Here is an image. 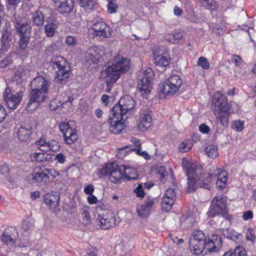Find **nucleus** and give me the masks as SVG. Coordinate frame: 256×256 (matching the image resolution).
<instances>
[{
	"label": "nucleus",
	"instance_id": "nucleus-1",
	"mask_svg": "<svg viewBox=\"0 0 256 256\" xmlns=\"http://www.w3.org/2000/svg\"><path fill=\"white\" fill-rule=\"evenodd\" d=\"M222 240L220 236L213 234L206 241L205 236L201 230L194 232L190 239V248L196 254H201L204 250L208 252H216L222 246Z\"/></svg>",
	"mask_w": 256,
	"mask_h": 256
},
{
	"label": "nucleus",
	"instance_id": "nucleus-2",
	"mask_svg": "<svg viewBox=\"0 0 256 256\" xmlns=\"http://www.w3.org/2000/svg\"><path fill=\"white\" fill-rule=\"evenodd\" d=\"M212 108L216 122L222 126H226L228 124L230 110L227 98L220 92H216L213 96Z\"/></svg>",
	"mask_w": 256,
	"mask_h": 256
},
{
	"label": "nucleus",
	"instance_id": "nucleus-3",
	"mask_svg": "<svg viewBox=\"0 0 256 256\" xmlns=\"http://www.w3.org/2000/svg\"><path fill=\"white\" fill-rule=\"evenodd\" d=\"M130 68V60L124 56L118 54L108 64V66L101 72L105 76H109L114 80H118L120 76Z\"/></svg>",
	"mask_w": 256,
	"mask_h": 256
},
{
	"label": "nucleus",
	"instance_id": "nucleus-4",
	"mask_svg": "<svg viewBox=\"0 0 256 256\" xmlns=\"http://www.w3.org/2000/svg\"><path fill=\"white\" fill-rule=\"evenodd\" d=\"M52 66L56 70L55 80L62 83L69 77L70 66L67 60L60 56H54L52 59Z\"/></svg>",
	"mask_w": 256,
	"mask_h": 256
},
{
	"label": "nucleus",
	"instance_id": "nucleus-5",
	"mask_svg": "<svg viewBox=\"0 0 256 256\" xmlns=\"http://www.w3.org/2000/svg\"><path fill=\"white\" fill-rule=\"evenodd\" d=\"M154 74L150 68L140 71L138 74V88L144 98H147L152 89V81Z\"/></svg>",
	"mask_w": 256,
	"mask_h": 256
},
{
	"label": "nucleus",
	"instance_id": "nucleus-6",
	"mask_svg": "<svg viewBox=\"0 0 256 256\" xmlns=\"http://www.w3.org/2000/svg\"><path fill=\"white\" fill-rule=\"evenodd\" d=\"M182 84L180 76L172 75L160 84V92L165 95L174 94L178 90Z\"/></svg>",
	"mask_w": 256,
	"mask_h": 256
},
{
	"label": "nucleus",
	"instance_id": "nucleus-7",
	"mask_svg": "<svg viewBox=\"0 0 256 256\" xmlns=\"http://www.w3.org/2000/svg\"><path fill=\"white\" fill-rule=\"evenodd\" d=\"M226 202L227 199L224 195L216 196L212 202L207 214L211 217L219 214L224 216L228 212Z\"/></svg>",
	"mask_w": 256,
	"mask_h": 256
},
{
	"label": "nucleus",
	"instance_id": "nucleus-8",
	"mask_svg": "<svg viewBox=\"0 0 256 256\" xmlns=\"http://www.w3.org/2000/svg\"><path fill=\"white\" fill-rule=\"evenodd\" d=\"M73 122H61L59 124L60 132L64 136V142L68 144H72L78 138L76 130L72 126Z\"/></svg>",
	"mask_w": 256,
	"mask_h": 256
},
{
	"label": "nucleus",
	"instance_id": "nucleus-9",
	"mask_svg": "<svg viewBox=\"0 0 256 256\" xmlns=\"http://www.w3.org/2000/svg\"><path fill=\"white\" fill-rule=\"evenodd\" d=\"M135 106V102L133 98L128 96H124L119 100L118 104L112 108L116 114L124 116L129 111L133 110Z\"/></svg>",
	"mask_w": 256,
	"mask_h": 256
},
{
	"label": "nucleus",
	"instance_id": "nucleus-10",
	"mask_svg": "<svg viewBox=\"0 0 256 256\" xmlns=\"http://www.w3.org/2000/svg\"><path fill=\"white\" fill-rule=\"evenodd\" d=\"M32 88L30 94V100L26 106L27 111H32L35 110L40 102L44 100L46 94L48 93L38 90Z\"/></svg>",
	"mask_w": 256,
	"mask_h": 256
},
{
	"label": "nucleus",
	"instance_id": "nucleus-11",
	"mask_svg": "<svg viewBox=\"0 0 256 256\" xmlns=\"http://www.w3.org/2000/svg\"><path fill=\"white\" fill-rule=\"evenodd\" d=\"M11 90L9 88L6 89L4 96L8 107L10 109L16 108L22 100L23 96V92L20 90L15 94H11Z\"/></svg>",
	"mask_w": 256,
	"mask_h": 256
},
{
	"label": "nucleus",
	"instance_id": "nucleus-12",
	"mask_svg": "<svg viewBox=\"0 0 256 256\" xmlns=\"http://www.w3.org/2000/svg\"><path fill=\"white\" fill-rule=\"evenodd\" d=\"M112 110V117L108 120L109 130L114 134H120L125 128L124 116H118Z\"/></svg>",
	"mask_w": 256,
	"mask_h": 256
},
{
	"label": "nucleus",
	"instance_id": "nucleus-13",
	"mask_svg": "<svg viewBox=\"0 0 256 256\" xmlns=\"http://www.w3.org/2000/svg\"><path fill=\"white\" fill-rule=\"evenodd\" d=\"M14 22L16 32L19 35H30L31 26L26 17L15 16Z\"/></svg>",
	"mask_w": 256,
	"mask_h": 256
},
{
	"label": "nucleus",
	"instance_id": "nucleus-14",
	"mask_svg": "<svg viewBox=\"0 0 256 256\" xmlns=\"http://www.w3.org/2000/svg\"><path fill=\"white\" fill-rule=\"evenodd\" d=\"M92 30L94 36L102 38H109L112 33V30L110 27L103 21H98L94 23Z\"/></svg>",
	"mask_w": 256,
	"mask_h": 256
},
{
	"label": "nucleus",
	"instance_id": "nucleus-15",
	"mask_svg": "<svg viewBox=\"0 0 256 256\" xmlns=\"http://www.w3.org/2000/svg\"><path fill=\"white\" fill-rule=\"evenodd\" d=\"M154 64L161 67H166L170 62V58L168 54L164 50L157 48L154 51Z\"/></svg>",
	"mask_w": 256,
	"mask_h": 256
},
{
	"label": "nucleus",
	"instance_id": "nucleus-16",
	"mask_svg": "<svg viewBox=\"0 0 256 256\" xmlns=\"http://www.w3.org/2000/svg\"><path fill=\"white\" fill-rule=\"evenodd\" d=\"M156 202V200L154 198L148 197L144 204L137 206L136 212L138 216L142 218L148 216Z\"/></svg>",
	"mask_w": 256,
	"mask_h": 256
},
{
	"label": "nucleus",
	"instance_id": "nucleus-17",
	"mask_svg": "<svg viewBox=\"0 0 256 256\" xmlns=\"http://www.w3.org/2000/svg\"><path fill=\"white\" fill-rule=\"evenodd\" d=\"M152 120V112L148 109L142 110L140 114L138 128L142 132L146 130L150 126Z\"/></svg>",
	"mask_w": 256,
	"mask_h": 256
},
{
	"label": "nucleus",
	"instance_id": "nucleus-18",
	"mask_svg": "<svg viewBox=\"0 0 256 256\" xmlns=\"http://www.w3.org/2000/svg\"><path fill=\"white\" fill-rule=\"evenodd\" d=\"M114 167L111 170L109 178L111 182L117 184L124 178L123 170L124 169V165H118L116 162H113Z\"/></svg>",
	"mask_w": 256,
	"mask_h": 256
},
{
	"label": "nucleus",
	"instance_id": "nucleus-19",
	"mask_svg": "<svg viewBox=\"0 0 256 256\" xmlns=\"http://www.w3.org/2000/svg\"><path fill=\"white\" fill-rule=\"evenodd\" d=\"M99 226L102 229L108 230L116 224V220L112 213L106 215H98Z\"/></svg>",
	"mask_w": 256,
	"mask_h": 256
},
{
	"label": "nucleus",
	"instance_id": "nucleus-20",
	"mask_svg": "<svg viewBox=\"0 0 256 256\" xmlns=\"http://www.w3.org/2000/svg\"><path fill=\"white\" fill-rule=\"evenodd\" d=\"M57 10L60 14L68 13L74 8V0H52Z\"/></svg>",
	"mask_w": 256,
	"mask_h": 256
},
{
	"label": "nucleus",
	"instance_id": "nucleus-21",
	"mask_svg": "<svg viewBox=\"0 0 256 256\" xmlns=\"http://www.w3.org/2000/svg\"><path fill=\"white\" fill-rule=\"evenodd\" d=\"M18 235L16 230L12 227L6 228L0 238L2 242L8 245H14Z\"/></svg>",
	"mask_w": 256,
	"mask_h": 256
},
{
	"label": "nucleus",
	"instance_id": "nucleus-22",
	"mask_svg": "<svg viewBox=\"0 0 256 256\" xmlns=\"http://www.w3.org/2000/svg\"><path fill=\"white\" fill-rule=\"evenodd\" d=\"M50 84V81L48 79L39 76L36 77L31 82V86L32 88L48 92Z\"/></svg>",
	"mask_w": 256,
	"mask_h": 256
},
{
	"label": "nucleus",
	"instance_id": "nucleus-23",
	"mask_svg": "<svg viewBox=\"0 0 256 256\" xmlns=\"http://www.w3.org/2000/svg\"><path fill=\"white\" fill-rule=\"evenodd\" d=\"M32 180L34 182H47L50 180L48 176L46 175L45 169L40 166H36L32 174Z\"/></svg>",
	"mask_w": 256,
	"mask_h": 256
},
{
	"label": "nucleus",
	"instance_id": "nucleus-24",
	"mask_svg": "<svg viewBox=\"0 0 256 256\" xmlns=\"http://www.w3.org/2000/svg\"><path fill=\"white\" fill-rule=\"evenodd\" d=\"M214 178L217 176L218 180L216 185L218 189H223L226 186L228 181V174L226 170H222L220 169L216 168L214 170Z\"/></svg>",
	"mask_w": 256,
	"mask_h": 256
},
{
	"label": "nucleus",
	"instance_id": "nucleus-25",
	"mask_svg": "<svg viewBox=\"0 0 256 256\" xmlns=\"http://www.w3.org/2000/svg\"><path fill=\"white\" fill-rule=\"evenodd\" d=\"M45 204L50 210L54 211L58 206L60 197L58 194H46L44 196Z\"/></svg>",
	"mask_w": 256,
	"mask_h": 256
},
{
	"label": "nucleus",
	"instance_id": "nucleus-26",
	"mask_svg": "<svg viewBox=\"0 0 256 256\" xmlns=\"http://www.w3.org/2000/svg\"><path fill=\"white\" fill-rule=\"evenodd\" d=\"M214 178V173H204L200 175L198 178V184L202 188H209L210 184Z\"/></svg>",
	"mask_w": 256,
	"mask_h": 256
},
{
	"label": "nucleus",
	"instance_id": "nucleus-27",
	"mask_svg": "<svg viewBox=\"0 0 256 256\" xmlns=\"http://www.w3.org/2000/svg\"><path fill=\"white\" fill-rule=\"evenodd\" d=\"M44 152H32L30 155V158L32 162H41L49 161L50 159V156L46 154Z\"/></svg>",
	"mask_w": 256,
	"mask_h": 256
},
{
	"label": "nucleus",
	"instance_id": "nucleus-28",
	"mask_svg": "<svg viewBox=\"0 0 256 256\" xmlns=\"http://www.w3.org/2000/svg\"><path fill=\"white\" fill-rule=\"evenodd\" d=\"M182 164L187 176L190 177V174L196 172V165L194 164L190 163L186 158H182Z\"/></svg>",
	"mask_w": 256,
	"mask_h": 256
},
{
	"label": "nucleus",
	"instance_id": "nucleus-29",
	"mask_svg": "<svg viewBox=\"0 0 256 256\" xmlns=\"http://www.w3.org/2000/svg\"><path fill=\"white\" fill-rule=\"evenodd\" d=\"M32 128H26L25 127L20 126L18 130V137L20 140L22 142H26L29 138L30 135L32 134Z\"/></svg>",
	"mask_w": 256,
	"mask_h": 256
},
{
	"label": "nucleus",
	"instance_id": "nucleus-30",
	"mask_svg": "<svg viewBox=\"0 0 256 256\" xmlns=\"http://www.w3.org/2000/svg\"><path fill=\"white\" fill-rule=\"evenodd\" d=\"M11 34L8 32H4L2 36L1 43L2 48L0 50V58L1 54L10 46L11 41Z\"/></svg>",
	"mask_w": 256,
	"mask_h": 256
},
{
	"label": "nucleus",
	"instance_id": "nucleus-31",
	"mask_svg": "<svg viewBox=\"0 0 256 256\" xmlns=\"http://www.w3.org/2000/svg\"><path fill=\"white\" fill-rule=\"evenodd\" d=\"M124 178L128 180H136L138 178V174L136 169L133 167L126 166L123 170Z\"/></svg>",
	"mask_w": 256,
	"mask_h": 256
},
{
	"label": "nucleus",
	"instance_id": "nucleus-32",
	"mask_svg": "<svg viewBox=\"0 0 256 256\" xmlns=\"http://www.w3.org/2000/svg\"><path fill=\"white\" fill-rule=\"evenodd\" d=\"M196 173L190 174V177L188 176V188L186 191L190 193L196 190V183L198 184V178H196Z\"/></svg>",
	"mask_w": 256,
	"mask_h": 256
},
{
	"label": "nucleus",
	"instance_id": "nucleus-33",
	"mask_svg": "<svg viewBox=\"0 0 256 256\" xmlns=\"http://www.w3.org/2000/svg\"><path fill=\"white\" fill-rule=\"evenodd\" d=\"M200 3L204 8L212 11L216 10L218 8V4L214 0H200Z\"/></svg>",
	"mask_w": 256,
	"mask_h": 256
},
{
	"label": "nucleus",
	"instance_id": "nucleus-34",
	"mask_svg": "<svg viewBox=\"0 0 256 256\" xmlns=\"http://www.w3.org/2000/svg\"><path fill=\"white\" fill-rule=\"evenodd\" d=\"M34 23L36 26H42L44 22V16L42 12L37 10L32 14Z\"/></svg>",
	"mask_w": 256,
	"mask_h": 256
},
{
	"label": "nucleus",
	"instance_id": "nucleus-35",
	"mask_svg": "<svg viewBox=\"0 0 256 256\" xmlns=\"http://www.w3.org/2000/svg\"><path fill=\"white\" fill-rule=\"evenodd\" d=\"M100 76L102 79L105 80L106 83V91L107 92H110L114 84L118 80H114L112 78L109 76H105V74H103V72H101Z\"/></svg>",
	"mask_w": 256,
	"mask_h": 256
},
{
	"label": "nucleus",
	"instance_id": "nucleus-36",
	"mask_svg": "<svg viewBox=\"0 0 256 256\" xmlns=\"http://www.w3.org/2000/svg\"><path fill=\"white\" fill-rule=\"evenodd\" d=\"M174 202L175 200L172 199H168V198H162V210L166 212L170 211L172 209Z\"/></svg>",
	"mask_w": 256,
	"mask_h": 256
},
{
	"label": "nucleus",
	"instance_id": "nucleus-37",
	"mask_svg": "<svg viewBox=\"0 0 256 256\" xmlns=\"http://www.w3.org/2000/svg\"><path fill=\"white\" fill-rule=\"evenodd\" d=\"M192 146V142L190 139H186L182 142L178 146V150L181 152L188 151Z\"/></svg>",
	"mask_w": 256,
	"mask_h": 256
},
{
	"label": "nucleus",
	"instance_id": "nucleus-38",
	"mask_svg": "<svg viewBox=\"0 0 256 256\" xmlns=\"http://www.w3.org/2000/svg\"><path fill=\"white\" fill-rule=\"evenodd\" d=\"M34 222L33 219L28 218L22 222L21 228L24 232H28L33 228Z\"/></svg>",
	"mask_w": 256,
	"mask_h": 256
},
{
	"label": "nucleus",
	"instance_id": "nucleus-39",
	"mask_svg": "<svg viewBox=\"0 0 256 256\" xmlns=\"http://www.w3.org/2000/svg\"><path fill=\"white\" fill-rule=\"evenodd\" d=\"M206 153L208 156L214 158L218 156L217 147L214 145L208 146L206 148Z\"/></svg>",
	"mask_w": 256,
	"mask_h": 256
},
{
	"label": "nucleus",
	"instance_id": "nucleus-40",
	"mask_svg": "<svg viewBox=\"0 0 256 256\" xmlns=\"http://www.w3.org/2000/svg\"><path fill=\"white\" fill-rule=\"evenodd\" d=\"M28 74V72L24 68H20L16 72L14 78L18 80V79L25 80Z\"/></svg>",
	"mask_w": 256,
	"mask_h": 256
},
{
	"label": "nucleus",
	"instance_id": "nucleus-41",
	"mask_svg": "<svg viewBox=\"0 0 256 256\" xmlns=\"http://www.w3.org/2000/svg\"><path fill=\"white\" fill-rule=\"evenodd\" d=\"M74 98L72 96H68L67 100L61 102L60 107L64 109L66 112L72 111L73 110L72 101Z\"/></svg>",
	"mask_w": 256,
	"mask_h": 256
},
{
	"label": "nucleus",
	"instance_id": "nucleus-42",
	"mask_svg": "<svg viewBox=\"0 0 256 256\" xmlns=\"http://www.w3.org/2000/svg\"><path fill=\"white\" fill-rule=\"evenodd\" d=\"M113 162L107 164L102 168L100 169L98 172V175L100 176H104L109 174H110L111 170H112L114 166Z\"/></svg>",
	"mask_w": 256,
	"mask_h": 256
},
{
	"label": "nucleus",
	"instance_id": "nucleus-43",
	"mask_svg": "<svg viewBox=\"0 0 256 256\" xmlns=\"http://www.w3.org/2000/svg\"><path fill=\"white\" fill-rule=\"evenodd\" d=\"M20 36L19 40V45L20 48L24 50L28 46L30 42V35H19Z\"/></svg>",
	"mask_w": 256,
	"mask_h": 256
},
{
	"label": "nucleus",
	"instance_id": "nucleus-44",
	"mask_svg": "<svg viewBox=\"0 0 256 256\" xmlns=\"http://www.w3.org/2000/svg\"><path fill=\"white\" fill-rule=\"evenodd\" d=\"M48 142H47L44 138H40L37 142L36 145L40 151L47 152Z\"/></svg>",
	"mask_w": 256,
	"mask_h": 256
},
{
	"label": "nucleus",
	"instance_id": "nucleus-45",
	"mask_svg": "<svg viewBox=\"0 0 256 256\" xmlns=\"http://www.w3.org/2000/svg\"><path fill=\"white\" fill-rule=\"evenodd\" d=\"M47 152L52 150L53 152H57L60 150V145L58 142L56 140L49 141Z\"/></svg>",
	"mask_w": 256,
	"mask_h": 256
},
{
	"label": "nucleus",
	"instance_id": "nucleus-46",
	"mask_svg": "<svg viewBox=\"0 0 256 256\" xmlns=\"http://www.w3.org/2000/svg\"><path fill=\"white\" fill-rule=\"evenodd\" d=\"M246 240L248 241H250L254 242L256 238L255 230L251 228L248 229L246 234Z\"/></svg>",
	"mask_w": 256,
	"mask_h": 256
},
{
	"label": "nucleus",
	"instance_id": "nucleus-47",
	"mask_svg": "<svg viewBox=\"0 0 256 256\" xmlns=\"http://www.w3.org/2000/svg\"><path fill=\"white\" fill-rule=\"evenodd\" d=\"M80 5L86 10H92L94 6V0H80Z\"/></svg>",
	"mask_w": 256,
	"mask_h": 256
},
{
	"label": "nucleus",
	"instance_id": "nucleus-48",
	"mask_svg": "<svg viewBox=\"0 0 256 256\" xmlns=\"http://www.w3.org/2000/svg\"><path fill=\"white\" fill-rule=\"evenodd\" d=\"M55 25L53 23H50L45 26L44 30L48 36H52L55 32Z\"/></svg>",
	"mask_w": 256,
	"mask_h": 256
},
{
	"label": "nucleus",
	"instance_id": "nucleus-49",
	"mask_svg": "<svg viewBox=\"0 0 256 256\" xmlns=\"http://www.w3.org/2000/svg\"><path fill=\"white\" fill-rule=\"evenodd\" d=\"M197 64L201 66L204 70H207L210 67V64L207 59L203 56L199 58Z\"/></svg>",
	"mask_w": 256,
	"mask_h": 256
},
{
	"label": "nucleus",
	"instance_id": "nucleus-50",
	"mask_svg": "<svg viewBox=\"0 0 256 256\" xmlns=\"http://www.w3.org/2000/svg\"><path fill=\"white\" fill-rule=\"evenodd\" d=\"M82 220L84 224L87 225L90 223L91 219L90 216V213L87 210H84L82 213Z\"/></svg>",
	"mask_w": 256,
	"mask_h": 256
},
{
	"label": "nucleus",
	"instance_id": "nucleus-51",
	"mask_svg": "<svg viewBox=\"0 0 256 256\" xmlns=\"http://www.w3.org/2000/svg\"><path fill=\"white\" fill-rule=\"evenodd\" d=\"M158 174L160 176V180L162 182L166 180V177L168 175V172L166 170V168L164 166H160L158 168Z\"/></svg>",
	"mask_w": 256,
	"mask_h": 256
},
{
	"label": "nucleus",
	"instance_id": "nucleus-52",
	"mask_svg": "<svg viewBox=\"0 0 256 256\" xmlns=\"http://www.w3.org/2000/svg\"><path fill=\"white\" fill-rule=\"evenodd\" d=\"M108 11L110 14H114L116 12L118 8L117 4L114 2V0H108Z\"/></svg>",
	"mask_w": 256,
	"mask_h": 256
},
{
	"label": "nucleus",
	"instance_id": "nucleus-53",
	"mask_svg": "<svg viewBox=\"0 0 256 256\" xmlns=\"http://www.w3.org/2000/svg\"><path fill=\"white\" fill-rule=\"evenodd\" d=\"M163 198H168V199H170L175 200H176V192L173 188H168L164 193Z\"/></svg>",
	"mask_w": 256,
	"mask_h": 256
},
{
	"label": "nucleus",
	"instance_id": "nucleus-54",
	"mask_svg": "<svg viewBox=\"0 0 256 256\" xmlns=\"http://www.w3.org/2000/svg\"><path fill=\"white\" fill-rule=\"evenodd\" d=\"M233 125V128L238 132H242L244 128V122L240 120L235 121Z\"/></svg>",
	"mask_w": 256,
	"mask_h": 256
},
{
	"label": "nucleus",
	"instance_id": "nucleus-55",
	"mask_svg": "<svg viewBox=\"0 0 256 256\" xmlns=\"http://www.w3.org/2000/svg\"><path fill=\"white\" fill-rule=\"evenodd\" d=\"M61 102L58 100H52L49 104V108L51 110H56L58 108L60 107Z\"/></svg>",
	"mask_w": 256,
	"mask_h": 256
},
{
	"label": "nucleus",
	"instance_id": "nucleus-56",
	"mask_svg": "<svg viewBox=\"0 0 256 256\" xmlns=\"http://www.w3.org/2000/svg\"><path fill=\"white\" fill-rule=\"evenodd\" d=\"M134 192L136 193L137 197L143 198L145 196L144 191L143 190L142 186L141 184H138V186L134 190Z\"/></svg>",
	"mask_w": 256,
	"mask_h": 256
},
{
	"label": "nucleus",
	"instance_id": "nucleus-57",
	"mask_svg": "<svg viewBox=\"0 0 256 256\" xmlns=\"http://www.w3.org/2000/svg\"><path fill=\"white\" fill-rule=\"evenodd\" d=\"M231 60L232 62L238 66H240L243 62L242 58L238 55H232Z\"/></svg>",
	"mask_w": 256,
	"mask_h": 256
},
{
	"label": "nucleus",
	"instance_id": "nucleus-58",
	"mask_svg": "<svg viewBox=\"0 0 256 256\" xmlns=\"http://www.w3.org/2000/svg\"><path fill=\"white\" fill-rule=\"evenodd\" d=\"M66 156L62 153H58L55 156L54 160H56L57 163L62 164L66 162Z\"/></svg>",
	"mask_w": 256,
	"mask_h": 256
},
{
	"label": "nucleus",
	"instance_id": "nucleus-59",
	"mask_svg": "<svg viewBox=\"0 0 256 256\" xmlns=\"http://www.w3.org/2000/svg\"><path fill=\"white\" fill-rule=\"evenodd\" d=\"M12 62L10 56H8L0 60V67L5 68L8 66Z\"/></svg>",
	"mask_w": 256,
	"mask_h": 256
},
{
	"label": "nucleus",
	"instance_id": "nucleus-60",
	"mask_svg": "<svg viewBox=\"0 0 256 256\" xmlns=\"http://www.w3.org/2000/svg\"><path fill=\"white\" fill-rule=\"evenodd\" d=\"M137 154L144 158L146 160L150 159V156L146 151H142L141 148H136L134 150Z\"/></svg>",
	"mask_w": 256,
	"mask_h": 256
},
{
	"label": "nucleus",
	"instance_id": "nucleus-61",
	"mask_svg": "<svg viewBox=\"0 0 256 256\" xmlns=\"http://www.w3.org/2000/svg\"><path fill=\"white\" fill-rule=\"evenodd\" d=\"M46 173V174L47 176L50 175L53 178H55L56 176H58L60 174L58 172L56 171V170L54 169H50V168H44Z\"/></svg>",
	"mask_w": 256,
	"mask_h": 256
},
{
	"label": "nucleus",
	"instance_id": "nucleus-62",
	"mask_svg": "<svg viewBox=\"0 0 256 256\" xmlns=\"http://www.w3.org/2000/svg\"><path fill=\"white\" fill-rule=\"evenodd\" d=\"M94 190V186L92 184H90L87 186H86L84 189V192L88 195H91L93 194V192Z\"/></svg>",
	"mask_w": 256,
	"mask_h": 256
},
{
	"label": "nucleus",
	"instance_id": "nucleus-63",
	"mask_svg": "<svg viewBox=\"0 0 256 256\" xmlns=\"http://www.w3.org/2000/svg\"><path fill=\"white\" fill-rule=\"evenodd\" d=\"M253 212L252 210H248L243 213L242 218L244 220H248L253 218Z\"/></svg>",
	"mask_w": 256,
	"mask_h": 256
},
{
	"label": "nucleus",
	"instance_id": "nucleus-64",
	"mask_svg": "<svg viewBox=\"0 0 256 256\" xmlns=\"http://www.w3.org/2000/svg\"><path fill=\"white\" fill-rule=\"evenodd\" d=\"M7 112L4 107L0 105V123L2 122L5 119Z\"/></svg>",
	"mask_w": 256,
	"mask_h": 256
}]
</instances>
